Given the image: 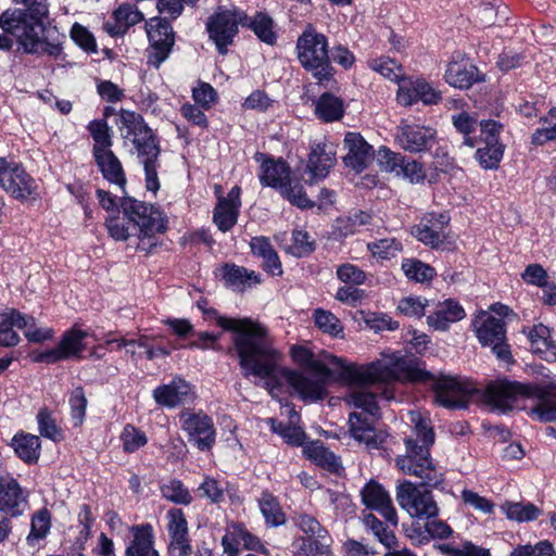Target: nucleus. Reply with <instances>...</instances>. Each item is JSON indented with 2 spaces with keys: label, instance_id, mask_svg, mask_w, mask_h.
<instances>
[{
  "label": "nucleus",
  "instance_id": "obj_30",
  "mask_svg": "<svg viewBox=\"0 0 556 556\" xmlns=\"http://www.w3.org/2000/svg\"><path fill=\"white\" fill-rule=\"evenodd\" d=\"M465 315L462 305L450 299L437 304L435 309L427 316V323L434 330L444 331L451 324L462 320Z\"/></svg>",
  "mask_w": 556,
  "mask_h": 556
},
{
  "label": "nucleus",
  "instance_id": "obj_25",
  "mask_svg": "<svg viewBox=\"0 0 556 556\" xmlns=\"http://www.w3.org/2000/svg\"><path fill=\"white\" fill-rule=\"evenodd\" d=\"M254 157L256 162L261 163L258 178L263 186L271 187L279 191L291 180L290 167L285 161L267 157L260 152Z\"/></svg>",
  "mask_w": 556,
  "mask_h": 556
},
{
  "label": "nucleus",
  "instance_id": "obj_4",
  "mask_svg": "<svg viewBox=\"0 0 556 556\" xmlns=\"http://www.w3.org/2000/svg\"><path fill=\"white\" fill-rule=\"evenodd\" d=\"M485 402L494 409L505 413L519 402L531 400L529 415L542 422L556 420V386L520 383L510 380H496L490 383L484 393Z\"/></svg>",
  "mask_w": 556,
  "mask_h": 556
},
{
  "label": "nucleus",
  "instance_id": "obj_14",
  "mask_svg": "<svg viewBox=\"0 0 556 556\" xmlns=\"http://www.w3.org/2000/svg\"><path fill=\"white\" fill-rule=\"evenodd\" d=\"M89 337V332L78 328H72L63 333L56 346L45 351H34L30 357L35 363L46 364H54L71 358H81L83 353L87 349V339Z\"/></svg>",
  "mask_w": 556,
  "mask_h": 556
},
{
  "label": "nucleus",
  "instance_id": "obj_42",
  "mask_svg": "<svg viewBox=\"0 0 556 556\" xmlns=\"http://www.w3.org/2000/svg\"><path fill=\"white\" fill-rule=\"evenodd\" d=\"M87 129L93 139L92 155L112 150L111 129L105 121L93 119L88 124Z\"/></svg>",
  "mask_w": 556,
  "mask_h": 556
},
{
  "label": "nucleus",
  "instance_id": "obj_19",
  "mask_svg": "<svg viewBox=\"0 0 556 556\" xmlns=\"http://www.w3.org/2000/svg\"><path fill=\"white\" fill-rule=\"evenodd\" d=\"M165 518L168 534V554L170 556H188L191 552V544L184 511L180 508H172L166 513Z\"/></svg>",
  "mask_w": 556,
  "mask_h": 556
},
{
  "label": "nucleus",
  "instance_id": "obj_37",
  "mask_svg": "<svg viewBox=\"0 0 556 556\" xmlns=\"http://www.w3.org/2000/svg\"><path fill=\"white\" fill-rule=\"evenodd\" d=\"M477 79V68L472 65L452 62L445 71L446 83L455 88H469Z\"/></svg>",
  "mask_w": 556,
  "mask_h": 556
},
{
  "label": "nucleus",
  "instance_id": "obj_1",
  "mask_svg": "<svg viewBox=\"0 0 556 556\" xmlns=\"http://www.w3.org/2000/svg\"><path fill=\"white\" fill-rule=\"evenodd\" d=\"M351 384L345 396L350 413L351 435L368 448H378L384 435L376 431L374 421L379 416L378 395L386 400L394 397L389 386L394 381H414L419 378L413 361L401 352L381 353V357L364 365L346 364L341 369Z\"/></svg>",
  "mask_w": 556,
  "mask_h": 556
},
{
  "label": "nucleus",
  "instance_id": "obj_29",
  "mask_svg": "<svg viewBox=\"0 0 556 556\" xmlns=\"http://www.w3.org/2000/svg\"><path fill=\"white\" fill-rule=\"evenodd\" d=\"M218 277L227 288L243 292L261 283V275L236 264H225L218 269Z\"/></svg>",
  "mask_w": 556,
  "mask_h": 556
},
{
  "label": "nucleus",
  "instance_id": "obj_39",
  "mask_svg": "<svg viewBox=\"0 0 556 556\" xmlns=\"http://www.w3.org/2000/svg\"><path fill=\"white\" fill-rule=\"evenodd\" d=\"M315 114L326 123L339 121L344 114L343 101L331 93L325 92L316 102Z\"/></svg>",
  "mask_w": 556,
  "mask_h": 556
},
{
  "label": "nucleus",
  "instance_id": "obj_49",
  "mask_svg": "<svg viewBox=\"0 0 556 556\" xmlns=\"http://www.w3.org/2000/svg\"><path fill=\"white\" fill-rule=\"evenodd\" d=\"M504 144H484L477 149L475 159L484 169H496L503 159Z\"/></svg>",
  "mask_w": 556,
  "mask_h": 556
},
{
  "label": "nucleus",
  "instance_id": "obj_58",
  "mask_svg": "<svg viewBox=\"0 0 556 556\" xmlns=\"http://www.w3.org/2000/svg\"><path fill=\"white\" fill-rule=\"evenodd\" d=\"M161 492L166 500L176 504L188 505L192 501V496L188 489L185 488L181 481L176 479L164 483L161 486Z\"/></svg>",
  "mask_w": 556,
  "mask_h": 556
},
{
  "label": "nucleus",
  "instance_id": "obj_44",
  "mask_svg": "<svg viewBox=\"0 0 556 556\" xmlns=\"http://www.w3.org/2000/svg\"><path fill=\"white\" fill-rule=\"evenodd\" d=\"M260 510L268 526L277 527L285 522V514L278 500L268 492H263L258 498Z\"/></svg>",
  "mask_w": 556,
  "mask_h": 556
},
{
  "label": "nucleus",
  "instance_id": "obj_7",
  "mask_svg": "<svg viewBox=\"0 0 556 556\" xmlns=\"http://www.w3.org/2000/svg\"><path fill=\"white\" fill-rule=\"evenodd\" d=\"M119 131L125 144L134 147L139 162L143 165L146 187L155 193L160 189L157 177L160 147L155 137L141 115L123 110L119 118Z\"/></svg>",
  "mask_w": 556,
  "mask_h": 556
},
{
  "label": "nucleus",
  "instance_id": "obj_20",
  "mask_svg": "<svg viewBox=\"0 0 556 556\" xmlns=\"http://www.w3.org/2000/svg\"><path fill=\"white\" fill-rule=\"evenodd\" d=\"M450 217L444 213H430L414 227L412 233L422 243L435 249H446L445 227Z\"/></svg>",
  "mask_w": 556,
  "mask_h": 556
},
{
  "label": "nucleus",
  "instance_id": "obj_50",
  "mask_svg": "<svg viewBox=\"0 0 556 556\" xmlns=\"http://www.w3.org/2000/svg\"><path fill=\"white\" fill-rule=\"evenodd\" d=\"M315 325L324 333L331 337H340L343 333V326L339 318L329 311L316 308L313 313Z\"/></svg>",
  "mask_w": 556,
  "mask_h": 556
},
{
  "label": "nucleus",
  "instance_id": "obj_2",
  "mask_svg": "<svg viewBox=\"0 0 556 556\" xmlns=\"http://www.w3.org/2000/svg\"><path fill=\"white\" fill-rule=\"evenodd\" d=\"M262 337L270 356L267 357L265 354L253 351L251 361L255 369L243 368L242 372L245 377L258 378L271 396L278 395L283 383L290 387L304 402H317L327 396L328 382L332 378L333 371L341 370L345 365L343 358L326 352L316 356L305 346L293 345L290 351L293 362L312 372L305 375L280 366L281 354L273 346L264 326Z\"/></svg>",
  "mask_w": 556,
  "mask_h": 556
},
{
  "label": "nucleus",
  "instance_id": "obj_60",
  "mask_svg": "<svg viewBox=\"0 0 556 556\" xmlns=\"http://www.w3.org/2000/svg\"><path fill=\"white\" fill-rule=\"evenodd\" d=\"M280 194L290 201L293 205L301 208L313 207L314 203L311 201L303 187L300 184L292 185L291 180L279 190Z\"/></svg>",
  "mask_w": 556,
  "mask_h": 556
},
{
  "label": "nucleus",
  "instance_id": "obj_6",
  "mask_svg": "<svg viewBox=\"0 0 556 556\" xmlns=\"http://www.w3.org/2000/svg\"><path fill=\"white\" fill-rule=\"evenodd\" d=\"M123 217L110 216L106 219V228L110 236L116 241H125L129 238L127 219L139 229L138 249L149 251L156 245L155 233L164 232L166 220L163 213L153 205L146 204L132 198H125L121 203Z\"/></svg>",
  "mask_w": 556,
  "mask_h": 556
},
{
  "label": "nucleus",
  "instance_id": "obj_45",
  "mask_svg": "<svg viewBox=\"0 0 556 556\" xmlns=\"http://www.w3.org/2000/svg\"><path fill=\"white\" fill-rule=\"evenodd\" d=\"M368 66L384 78L399 83V85L404 80V71L402 66L388 56L369 59Z\"/></svg>",
  "mask_w": 556,
  "mask_h": 556
},
{
  "label": "nucleus",
  "instance_id": "obj_13",
  "mask_svg": "<svg viewBox=\"0 0 556 556\" xmlns=\"http://www.w3.org/2000/svg\"><path fill=\"white\" fill-rule=\"evenodd\" d=\"M472 328L484 346H491L498 359L508 362L511 358L510 351L505 343V323L489 312L481 311L472 319Z\"/></svg>",
  "mask_w": 556,
  "mask_h": 556
},
{
  "label": "nucleus",
  "instance_id": "obj_9",
  "mask_svg": "<svg viewBox=\"0 0 556 556\" xmlns=\"http://www.w3.org/2000/svg\"><path fill=\"white\" fill-rule=\"evenodd\" d=\"M296 53L300 64L319 83L329 81L332 78L333 68L329 62L328 39L312 25H307L298 38Z\"/></svg>",
  "mask_w": 556,
  "mask_h": 556
},
{
  "label": "nucleus",
  "instance_id": "obj_8",
  "mask_svg": "<svg viewBox=\"0 0 556 556\" xmlns=\"http://www.w3.org/2000/svg\"><path fill=\"white\" fill-rule=\"evenodd\" d=\"M204 319L215 323L226 331H232L233 350L239 358L241 369L254 370L255 366L251 361V353L256 351L270 356L267 345L262 337L263 326L250 318H229L220 315L217 309L210 307L204 311Z\"/></svg>",
  "mask_w": 556,
  "mask_h": 556
},
{
  "label": "nucleus",
  "instance_id": "obj_21",
  "mask_svg": "<svg viewBox=\"0 0 556 556\" xmlns=\"http://www.w3.org/2000/svg\"><path fill=\"white\" fill-rule=\"evenodd\" d=\"M28 508V492L11 476H0V511L20 517Z\"/></svg>",
  "mask_w": 556,
  "mask_h": 556
},
{
  "label": "nucleus",
  "instance_id": "obj_41",
  "mask_svg": "<svg viewBox=\"0 0 556 556\" xmlns=\"http://www.w3.org/2000/svg\"><path fill=\"white\" fill-rule=\"evenodd\" d=\"M501 509L508 519L517 522L533 521L542 514V510L530 502H505Z\"/></svg>",
  "mask_w": 556,
  "mask_h": 556
},
{
  "label": "nucleus",
  "instance_id": "obj_17",
  "mask_svg": "<svg viewBox=\"0 0 556 556\" xmlns=\"http://www.w3.org/2000/svg\"><path fill=\"white\" fill-rule=\"evenodd\" d=\"M433 390L434 402L445 408H465L476 392L472 383L448 376L438 378Z\"/></svg>",
  "mask_w": 556,
  "mask_h": 556
},
{
  "label": "nucleus",
  "instance_id": "obj_53",
  "mask_svg": "<svg viewBox=\"0 0 556 556\" xmlns=\"http://www.w3.org/2000/svg\"><path fill=\"white\" fill-rule=\"evenodd\" d=\"M39 433L53 442L63 439L62 429L56 425L52 413L48 408H41L37 414Z\"/></svg>",
  "mask_w": 556,
  "mask_h": 556
},
{
  "label": "nucleus",
  "instance_id": "obj_31",
  "mask_svg": "<svg viewBox=\"0 0 556 556\" xmlns=\"http://www.w3.org/2000/svg\"><path fill=\"white\" fill-rule=\"evenodd\" d=\"M132 540L126 547V556H160L154 548V534L151 525L132 528Z\"/></svg>",
  "mask_w": 556,
  "mask_h": 556
},
{
  "label": "nucleus",
  "instance_id": "obj_12",
  "mask_svg": "<svg viewBox=\"0 0 556 556\" xmlns=\"http://www.w3.org/2000/svg\"><path fill=\"white\" fill-rule=\"evenodd\" d=\"M0 187L20 201L38 197L37 181L21 163L4 157H0Z\"/></svg>",
  "mask_w": 556,
  "mask_h": 556
},
{
  "label": "nucleus",
  "instance_id": "obj_33",
  "mask_svg": "<svg viewBox=\"0 0 556 556\" xmlns=\"http://www.w3.org/2000/svg\"><path fill=\"white\" fill-rule=\"evenodd\" d=\"M115 23L106 22L104 29L111 36L123 35L130 26H134L143 20V14L135 4L124 3L114 11Z\"/></svg>",
  "mask_w": 556,
  "mask_h": 556
},
{
  "label": "nucleus",
  "instance_id": "obj_3",
  "mask_svg": "<svg viewBox=\"0 0 556 556\" xmlns=\"http://www.w3.org/2000/svg\"><path fill=\"white\" fill-rule=\"evenodd\" d=\"M408 420L412 434L404 439L405 454L395 459L397 468L405 475L418 478L422 485L437 488L443 481V471L430 455L434 443V430L427 412L410 410Z\"/></svg>",
  "mask_w": 556,
  "mask_h": 556
},
{
  "label": "nucleus",
  "instance_id": "obj_11",
  "mask_svg": "<svg viewBox=\"0 0 556 556\" xmlns=\"http://www.w3.org/2000/svg\"><path fill=\"white\" fill-rule=\"evenodd\" d=\"M248 14L238 8L219 10L207 21L206 29L210 39L215 43L220 54L228 52V47L233 43L239 26L247 24Z\"/></svg>",
  "mask_w": 556,
  "mask_h": 556
},
{
  "label": "nucleus",
  "instance_id": "obj_62",
  "mask_svg": "<svg viewBox=\"0 0 556 556\" xmlns=\"http://www.w3.org/2000/svg\"><path fill=\"white\" fill-rule=\"evenodd\" d=\"M241 525L232 523L227 527L226 532L222 539V545L225 556H238L239 547L242 545L240 540Z\"/></svg>",
  "mask_w": 556,
  "mask_h": 556
},
{
  "label": "nucleus",
  "instance_id": "obj_54",
  "mask_svg": "<svg viewBox=\"0 0 556 556\" xmlns=\"http://www.w3.org/2000/svg\"><path fill=\"white\" fill-rule=\"evenodd\" d=\"M361 319L364 321V324L372 329L375 332H380L384 330L393 331L399 328V323L396 320H393L388 314L386 313H376V312H359Z\"/></svg>",
  "mask_w": 556,
  "mask_h": 556
},
{
  "label": "nucleus",
  "instance_id": "obj_52",
  "mask_svg": "<svg viewBox=\"0 0 556 556\" xmlns=\"http://www.w3.org/2000/svg\"><path fill=\"white\" fill-rule=\"evenodd\" d=\"M452 124L458 132L464 136V143L470 148H473L477 143L475 138L469 137L476 130L478 125L477 116L471 115L466 111L452 115Z\"/></svg>",
  "mask_w": 556,
  "mask_h": 556
},
{
  "label": "nucleus",
  "instance_id": "obj_35",
  "mask_svg": "<svg viewBox=\"0 0 556 556\" xmlns=\"http://www.w3.org/2000/svg\"><path fill=\"white\" fill-rule=\"evenodd\" d=\"M28 319L24 314L14 308L0 313V346H14L20 342V336L14 331V327L26 326Z\"/></svg>",
  "mask_w": 556,
  "mask_h": 556
},
{
  "label": "nucleus",
  "instance_id": "obj_22",
  "mask_svg": "<svg viewBox=\"0 0 556 556\" xmlns=\"http://www.w3.org/2000/svg\"><path fill=\"white\" fill-rule=\"evenodd\" d=\"M362 503L369 509L380 513L386 520L397 525V514L392 500L384 488L375 480L367 482L361 490Z\"/></svg>",
  "mask_w": 556,
  "mask_h": 556
},
{
  "label": "nucleus",
  "instance_id": "obj_24",
  "mask_svg": "<svg viewBox=\"0 0 556 556\" xmlns=\"http://www.w3.org/2000/svg\"><path fill=\"white\" fill-rule=\"evenodd\" d=\"M152 396L157 405L174 408L189 402L193 397V393L189 382L180 377H175L169 383L155 388Z\"/></svg>",
  "mask_w": 556,
  "mask_h": 556
},
{
  "label": "nucleus",
  "instance_id": "obj_5",
  "mask_svg": "<svg viewBox=\"0 0 556 556\" xmlns=\"http://www.w3.org/2000/svg\"><path fill=\"white\" fill-rule=\"evenodd\" d=\"M5 33L15 38L18 49L27 54H47L58 58L64 36L55 26L31 21L22 9L4 11Z\"/></svg>",
  "mask_w": 556,
  "mask_h": 556
},
{
  "label": "nucleus",
  "instance_id": "obj_26",
  "mask_svg": "<svg viewBox=\"0 0 556 556\" xmlns=\"http://www.w3.org/2000/svg\"><path fill=\"white\" fill-rule=\"evenodd\" d=\"M397 101L403 105H412L418 101L424 104H435L441 100V94L427 81L417 79L403 80L399 85Z\"/></svg>",
  "mask_w": 556,
  "mask_h": 556
},
{
  "label": "nucleus",
  "instance_id": "obj_55",
  "mask_svg": "<svg viewBox=\"0 0 556 556\" xmlns=\"http://www.w3.org/2000/svg\"><path fill=\"white\" fill-rule=\"evenodd\" d=\"M367 249L374 257L390 260L395 257L402 251L403 245L395 238H386L368 243Z\"/></svg>",
  "mask_w": 556,
  "mask_h": 556
},
{
  "label": "nucleus",
  "instance_id": "obj_43",
  "mask_svg": "<svg viewBox=\"0 0 556 556\" xmlns=\"http://www.w3.org/2000/svg\"><path fill=\"white\" fill-rule=\"evenodd\" d=\"M51 528V514L48 509L41 508L37 510L30 520V531L26 536V542L29 546H36L43 540L50 532Z\"/></svg>",
  "mask_w": 556,
  "mask_h": 556
},
{
  "label": "nucleus",
  "instance_id": "obj_63",
  "mask_svg": "<svg viewBox=\"0 0 556 556\" xmlns=\"http://www.w3.org/2000/svg\"><path fill=\"white\" fill-rule=\"evenodd\" d=\"M509 556H554V546L548 541H540L534 545H518Z\"/></svg>",
  "mask_w": 556,
  "mask_h": 556
},
{
  "label": "nucleus",
  "instance_id": "obj_36",
  "mask_svg": "<svg viewBox=\"0 0 556 556\" xmlns=\"http://www.w3.org/2000/svg\"><path fill=\"white\" fill-rule=\"evenodd\" d=\"M11 445L17 455L26 464H35L39 459L41 452V441L39 437L30 433H16Z\"/></svg>",
  "mask_w": 556,
  "mask_h": 556
},
{
  "label": "nucleus",
  "instance_id": "obj_51",
  "mask_svg": "<svg viewBox=\"0 0 556 556\" xmlns=\"http://www.w3.org/2000/svg\"><path fill=\"white\" fill-rule=\"evenodd\" d=\"M365 527L372 531L378 541L387 548H392L396 545V536L393 531L388 529L382 521L375 515L367 514L363 518Z\"/></svg>",
  "mask_w": 556,
  "mask_h": 556
},
{
  "label": "nucleus",
  "instance_id": "obj_48",
  "mask_svg": "<svg viewBox=\"0 0 556 556\" xmlns=\"http://www.w3.org/2000/svg\"><path fill=\"white\" fill-rule=\"evenodd\" d=\"M402 269L409 280L417 282L430 281L435 276L433 267L415 258L403 260Z\"/></svg>",
  "mask_w": 556,
  "mask_h": 556
},
{
  "label": "nucleus",
  "instance_id": "obj_15",
  "mask_svg": "<svg viewBox=\"0 0 556 556\" xmlns=\"http://www.w3.org/2000/svg\"><path fill=\"white\" fill-rule=\"evenodd\" d=\"M146 27L150 42L147 62L159 68L172 52L175 42L174 31L172 25L160 17L151 18L147 22Z\"/></svg>",
  "mask_w": 556,
  "mask_h": 556
},
{
  "label": "nucleus",
  "instance_id": "obj_47",
  "mask_svg": "<svg viewBox=\"0 0 556 556\" xmlns=\"http://www.w3.org/2000/svg\"><path fill=\"white\" fill-rule=\"evenodd\" d=\"M267 422L270 425L273 432L280 435L286 443L294 446L304 444L306 434L296 424L285 425L274 418L267 419Z\"/></svg>",
  "mask_w": 556,
  "mask_h": 556
},
{
  "label": "nucleus",
  "instance_id": "obj_64",
  "mask_svg": "<svg viewBox=\"0 0 556 556\" xmlns=\"http://www.w3.org/2000/svg\"><path fill=\"white\" fill-rule=\"evenodd\" d=\"M441 549L448 556H491L489 548L466 541L457 547L443 545Z\"/></svg>",
  "mask_w": 556,
  "mask_h": 556
},
{
  "label": "nucleus",
  "instance_id": "obj_61",
  "mask_svg": "<svg viewBox=\"0 0 556 556\" xmlns=\"http://www.w3.org/2000/svg\"><path fill=\"white\" fill-rule=\"evenodd\" d=\"M529 339L536 352L544 353L555 348L551 340V330L543 324L533 326Z\"/></svg>",
  "mask_w": 556,
  "mask_h": 556
},
{
  "label": "nucleus",
  "instance_id": "obj_10",
  "mask_svg": "<svg viewBox=\"0 0 556 556\" xmlns=\"http://www.w3.org/2000/svg\"><path fill=\"white\" fill-rule=\"evenodd\" d=\"M395 496L399 506L414 519L429 520L439 514L432 492L422 490L408 480L396 486Z\"/></svg>",
  "mask_w": 556,
  "mask_h": 556
},
{
  "label": "nucleus",
  "instance_id": "obj_34",
  "mask_svg": "<svg viewBox=\"0 0 556 556\" xmlns=\"http://www.w3.org/2000/svg\"><path fill=\"white\" fill-rule=\"evenodd\" d=\"M252 253L262 258L263 268L273 276H280L282 267L278 254L266 237H254L250 242Z\"/></svg>",
  "mask_w": 556,
  "mask_h": 556
},
{
  "label": "nucleus",
  "instance_id": "obj_27",
  "mask_svg": "<svg viewBox=\"0 0 556 556\" xmlns=\"http://www.w3.org/2000/svg\"><path fill=\"white\" fill-rule=\"evenodd\" d=\"M337 163V152L332 144H316L308 156L307 172L311 174L309 184L324 179Z\"/></svg>",
  "mask_w": 556,
  "mask_h": 556
},
{
  "label": "nucleus",
  "instance_id": "obj_16",
  "mask_svg": "<svg viewBox=\"0 0 556 556\" xmlns=\"http://www.w3.org/2000/svg\"><path fill=\"white\" fill-rule=\"evenodd\" d=\"M179 420L188 441L198 450L206 452L213 447L216 441V429L208 415L202 412L185 410L180 414Z\"/></svg>",
  "mask_w": 556,
  "mask_h": 556
},
{
  "label": "nucleus",
  "instance_id": "obj_56",
  "mask_svg": "<svg viewBox=\"0 0 556 556\" xmlns=\"http://www.w3.org/2000/svg\"><path fill=\"white\" fill-rule=\"evenodd\" d=\"M198 495L201 498H206L211 503H220L225 498V488L223 482L215 478L205 476L203 481L197 489Z\"/></svg>",
  "mask_w": 556,
  "mask_h": 556
},
{
  "label": "nucleus",
  "instance_id": "obj_23",
  "mask_svg": "<svg viewBox=\"0 0 556 556\" xmlns=\"http://www.w3.org/2000/svg\"><path fill=\"white\" fill-rule=\"evenodd\" d=\"M344 148L348 152L343 162L356 173L363 172L374 160V148L358 132L345 135Z\"/></svg>",
  "mask_w": 556,
  "mask_h": 556
},
{
  "label": "nucleus",
  "instance_id": "obj_28",
  "mask_svg": "<svg viewBox=\"0 0 556 556\" xmlns=\"http://www.w3.org/2000/svg\"><path fill=\"white\" fill-rule=\"evenodd\" d=\"M240 193V187H232L226 198H219L214 208V223L223 232L230 230L237 223L241 205Z\"/></svg>",
  "mask_w": 556,
  "mask_h": 556
},
{
  "label": "nucleus",
  "instance_id": "obj_38",
  "mask_svg": "<svg viewBox=\"0 0 556 556\" xmlns=\"http://www.w3.org/2000/svg\"><path fill=\"white\" fill-rule=\"evenodd\" d=\"M303 451L305 455L318 466L334 473L341 472L342 466L339 457L318 442H312L305 445Z\"/></svg>",
  "mask_w": 556,
  "mask_h": 556
},
{
  "label": "nucleus",
  "instance_id": "obj_57",
  "mask_svg": "<svg viewBox=\"0 0 556 556\" xmlns=\"http://www.w3.org/2000/svg\"><path fill=\"white\" fill-rule=\"evenodd\" d=\"M71 407V418L75 427H80L86 417V409L88 401L86 399L83 388H75L68 399Z\"/></svg>",
  "mask_w": 556,
  "mask_h": 556
},
{
  "label": "nucleus",
  "instance_id": "obj_40",
  "mask_svg": "<svg viewBox=\"0 0 556 556\" xmlns=\"http://www.w3.org/2000/svg\"><path fill=\"white\" fill-rule=\"evenodd\" d=\"M242 26L250 28L261 41L267 45L271 46L277 40L274 21L264 12H256L253 16L248 15V22Z\"/></svg>",
  "mask_w": 556,
  "mask_h": 556
},
{
  "label": "nucleus",
  "instance_id": "obj_32",
  "mask_svg": "<svg viewBox=\"0 0 556 556\" xmlns=\"http://www.w3.org/2000/svg\"><path fill=\"white\" fill-rule=\"evenodd\" d=\"M96 164L104 179L116 185L121 190L125 191L126 176L121 161L114 152L108 151L93 155Z\"/></svg>",
  "mask_w": 556,
  "mask_h": 556
},
{
  "label": "nucleus",
  "instance_id": "obj_59",
  "mask_svg": "<svg viewBox=\"0 0 556 556\" xmlns=\"http://www.w3.org/2000/svg\"><path fill=\"white\" fill-rule=\"evenodd\" d=\"M121 440L126 453H134L144 446L148 442L146 433L132 425H126L124 427Z\"/></svg>",
  "mask_w": 556,
  "mask_h": 556
},
{
  "label": "nucleus",
  "instance_id": "obj_18",
  "mask_svg": "<svg viewBox=\"0 0 556 556\" xmlns=\"http://www.w3.org/2000/svg\"><path fill=\"white\" fill-rule=\"evenodd\" d=\"M395 141L407 152H427L437 143V130L429 126L402 121L396 127Z\"/></svg>",
  "mask_w": 556,
  "mask_h": 556
},
{
  "label": "nucleus",
  "instance_id": "obj_46",
  "mask_svg": "<svg viewBox=\"0 0 556 556\" xmlns=\"http://www.w3.org/2000/svg\"><path fill=\"white\" fill-rule=\"evenodd\" d=\"M324 497L331 505L334 515L338 518L346 520L354 516L355 505L348 494L326 489L324 491Z\"/></svg>",
  "mask_w": 556,
  "mask_h": 556
}]
</instances>
